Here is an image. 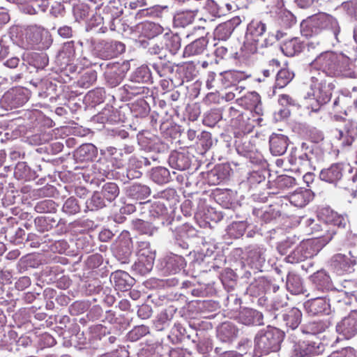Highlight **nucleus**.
<instances>
[{
	"mask_svg": "<svg viewBox=\"0 0 357 357\" xmlns=\"http://www.w3.org/2000/svg\"><path fill=\"white\" fill-rule=\"evenodd\" d=\"M313 74H323L325 77H356L354 65L349 58L332 51L320 53L310 63Z\"/></svg>",
	"mask_w": 357,
	"mask_h": 357,
	"instance_id": "1",
	"label": "nucleus"
},
{
	"mask_svg": "<svg viewBox=\"0 0 357 357\" xmlns=\"http://www.w3.org/2000/svg\"><path fill=\"white\" fill-rule=\"evenodd\" d=\"M324 30H331L335 37L340 30L336 19L324 13L314 15L301 23V33L306 37L319 34Z\"/></svg>",
	"mask_w": 357,
	"mask_h": 357,
	"instance_id": "2",
	"label": "nucleus"
},
{
	"mask_svg": "<svg viewBox=\"0 0 357 357\" xmlns=\"http://www.w3.org/2000/svg\"><path fill=\"white\" fill-rule=\"evenodd\" d=\"M283 335L277 328L268 327L261 330L255 336V351L260 355L280 349Z\"/></svg>",
	"mask_w": 357,
	"mask_h": 357,
	"instance_id": "3",
	"label": "nucleus"
},
{
	"mask_svg": "<svg viewBox=\"0 0 357 357\" xmlns=\"http://www.w3.org/2000/svg\"><path fill=\"white\" fill-rule=\"evenodd\" d=\"M310 92L309 98L314 100L318 106L327 103L331 98L335 85L331 78L325 77L323 74H313L310 79Z\"/></svg>",
	"mask_w": 357,
	"mask_h": 357,
	"instance_id": "4",
	"label": "nucleus"
},
{
	"mask_svg": "<svg viewBox=\"0 0 357 357\" xmlns=\"http://www.w3.org/2000/svg\"><path fill=\"white\" fill-rule=\"evenodd\" d=\"M266 30L264 23L259 20H252L248 26L246 40L244 48L248 54L257 52L259 47L267 45V39L264 38Z\"/></svg>",
	"mask_w": 357,
	"mask_h": 357,
	"instance_id": "5",
	"label": "nucleus"
},
{
	"mask_svg": "<svg viewBox=\"0 0 357 357\" xmlns=\"http://www.w3.org/2000/svg\"><path fill=\"white\" fill-rule=\"evenodd\" d=\"M23 45L25 49H31L37 46L38 49L47 48L52 43L50 36L44 28L31 25L26 28Z\"/></svg>",
	"mask_w": 357,
	"mask_h": 357,
	"instance_id": "6",
	"label": "nucleus"
},
{
	"mask_svg": "<svg viewBox=\"0 0 357 357\" xmlns=\"http://www.w3.org/2000/svg\"><path fill=\"white\" fill-rule=\"evenodd\" d=\"M324 245L319 240L303 241L287 255V260L291 264L304 261L317 255Z\"/></svg>",
	"mask_w": 357,
	"mask_h": 357,
	"instance_id": "7",
	"label": "nucleus"
},
{
	"mask_svg": "<svg viewBox=\"0 0 357 357\" xmlns=\"http://www.w3.org/2000/svg\"><path fill=\"white\" fill-rule=\"evenodd\" d=\"M348 172L352 176H346V179L353 183L357 181V168L352 167L348 164L336 163L327 169H322L319 176L322 181L330 183H335L342 178L343 172Z\"/></svg>",
	"mask_w": 357,
	"mask_h": 357,
	"instance_id": "8",
	"label": "nucleus"
},
{
	"mask_svg": "<svg viewBox=\"0 0 357 357\" xmlns=\"http://www.w3.org/2000/svg\"><path fill=\"white\" fill-rule=\"evenodd\" d=\"M305 225L310 230V233L316 236L314 240H319L324 245H326L335 234L334 229L328 227L324 215L322 219L309 218L306 220Z\"/></svg>",
	"mask_w": 357,
	"mask_h": 357,
	"instance_id": "9",
	"label": "nucleus"
},
{
	"mask_svg": "<svg viewBox=\"0 0 357 357\" xmlns=\"http://www.w3.org/2000/svg\"><path fill=\"white\" fill-rule=\"evenodd\" d=\"M349 255L337 254L332 257L331 266L337 274L342 275L354 271V267L357 263V257L351 251L349 252Z\"/></svg>",
	"mask_w": 357,
	"mask_h": 357,
	"instance_id": "10",
	"label": "nucleus"
},
{
	"mask_svg": "<svg viewBox=\"0 0 357 357\" xmlns=\"http://www.w3.org/2000/svg\"><path fill=\"white\" fill-rule=\"evenodd\" d=\"M336 331L347 339L354 336L357 333V312L350 314L340 321L336 326Z\"/></svg>",
	"mask_w": 357,
	"mask_h": 357,
	"instance_id": "11",
	"label": "nucleus"
},
{
	"mask_svg": "<svg viewBox=\"0 0 357 357\" xmlns=\"http://www.w3.org/2000/svg\"><path fill=\"white\" fill-rule=\"evenodd\" d=\"M356 137L357 123L355 121L347 122L344 127L338 130L337 138L344 147L351 146Z\"/></svg>",
	"mask_w": 357,
	"mask_h": 357,
	"instance_id": "12",
	"label": "nucleus"
},
{
	"mask_svg": "<svg viewBox=\"0 0 357 357\" xmlns=\"http://www.w3.org/2000/svg\"><path fill=\"white\" fill-rule=\"evenodd\" d=\"M270 151L273 155H282L287 151L289 139L286 135L273 133L269 138Z\"/></svg>",
	"mask_w": 357,
	"mask_h": 357,
	"instance_id": "13",
	"label": "nucleus"
},
{
	"mask_svg": "<svg viewBox=\"0 0 357 357\" xmlns=\"http://www.w3.org/2000/svg\"><path fill=\"white\" fill-rule=\"evenodd\" d=\"M319 347H316L314 342L302 341L294 344L293 352L296 357H305L319 354Z\"/></svg>",
	"mask_w": 357,
	"mask_h": 357,
	"instance_id": "14",
	"label": "nucleus"
},
{
	"mask_svg": "<svg viewBox=\"0 0 357 357\" xmlns=\"http://www.w3.org/2000/svg\"><path fill=\"white\" fill-rule=\"evenodd\" d=\"M208 44L207 40L201 37L185 46L183 51L184 57L199 56L204 52Z\"/></svg>",
	"mask_w": 357,
	"mask_h": 357,
	"instance_id": "15",
	"label": "nucleus"
},
{
	"mask_svg": "<svg viewBox=\"0 0 357 357\" xmlns=\"http://www.w3.org/2000/svg\"><path fill=\"white\" fill-rule=\"evenodd\" d=\"M239 321L244 325L263 324L262 314L253 309H245L239 314Z\"/></svg>",
	"mask_w": 357,
	"mask_h": 357,
	"instance_id": "16",
	"label": "nucleus"
},
{
	"mask_svg": "<svg viewBox=\"0 0 357 357\" xmlns=\"http://www.w3.org/2000/svg\"><path fill=\"white\" fill-rule=\"evenodd\" d=\"M306 307L310 313L313 315L327 314L329 311V304L321 296H318L306 304Z\"/></svg>",
	"mask_w": 357,
	"mask_h": 357,
	"instance_id": "17",
	"label": "nucleus"
},
{
	"mask_svg": "<svg viewBox=\"0 0 357 357\" xmlns=\"http://www.w3.org/2000/svg\"><path fill=\"white\" fill-rule=\"evenodd\" d=\"M197 15V10H186L176 13L174 16V24L177 27H185L192 24Z\"/></svg>",
	"mask_w": 357,
	"mask_h": 357,
	"instance_id": "18",
	"label": "nucleus"
},
{
	"mask_svg": "<svg viewBox=\"0 0 357 357\" xmlns=\"http://www.w3.org/2000/svg\"><path fill=\"white\" fill-rule=\"evenodd\" d=\"M125 65H123L122 67L124 68ZM119 63H114L112 67L107 70L105 73V77L106 79L108 82V84L114 87L119 85L123 77V71L124 69L120 70L119 69ZM125 68L127 69V64L126 65Z\"/></svg>",
	"mask_w": 357,
	"mask_h": 357,
	"instance_id": "19",
	"label": "nucleus"
},
{
	"mask_svg": "<svg viewBox=\"0 0 357 357\" xmlns=\"http://www.w3.org/2000/svg\"><path fill=\"white\" fill-rule=\"evenodd\" d=\"M323 215L326 216V221L328 223V227L333 229H334L333 227L335 226L344 228L348 222L347 217L339 215L337 213L333 211L326 210Z\"/></svg>",
	"mask_w": 357,
	"mask_h": 357,
	"instance_id": "20",
	"label": "nucleus"
},
{
	"mask_svg": "<svg viewBox=\"0 0 357 357\" xmlns=\"http://www.w3.org/2000/svg\"><path fill=\"white\" fill-rule=\"evenodd\" d=\"M238 331L231 323H223L218 330V336L222 342L232 340L238 335Z\"/></svg>",
	"mask_w": 357,
	"mask_h": 357,
	"instance_id": "21",
	"label": "nucleus"
},
{
	"mask_svg": "<svg viewBox=\"0 0 357 357\" xmlns=\"http://www.w3.org/2000/svg\"><path fill=\"white\" fill-rule=\"evenodd\" d=\"M144 247L139 251V261L144 266L146 271H149L152 269L155 260V252L147 249L149 243H142Z\"/></svg>",
	"mask_w": 357,
	"mask_h": 357,
	"instance_id": "22",
	"label": "nucleus"
},
{
	"mask_svg": "<svg viewBox=\"0 0 357 357\" xmlns=\"http://www.w3.org/2000/svg\"><path fill=\"white\" fill-rule=\"evenodd\" d=\"M312 281L314 287L321 291L328 290L332 286L329 275L323 271H317L312 275Z\"/></svg>",
	"mask_w": 357,
	"mask_h": 357,
	"instance_id": "23",
	"label": "nucleus"
},
{
	"mask_svg": "<svg viewBox=\"0 0 357 357\" xmlns=\"http://www.w3.org/2000/svg\"><path fill=\"white\" fill-rule=\"evenodd\" d=\"M235 29L234 22L231 20L219 24L215 29V37L218 40H226L231 35Z\"/></svg>",
	"mask_w": 357,
	"mask_h": 357,
	"instance_id": "24",
	"label": "nucleus"
},
{
	"mask_svg": "<svg viewBox=\"0 0 357 357\" xmlns=\"http://www.w3.org/2000/svg\"><path fill=\"white\" fill-rule=\"evenodd\" d=\"M311 193L308 190L296 191L290 195L289 201L296 207L305 206L311 199Z\"/></svg>",
	"mask_w": 357,
	"mask_h": 357,
	"instance_id": "25",
	"label": "nucleus"
},
{
	"mask_svg": "<svg viewBox=\"0 0 357 357\" xmlns=\"http://www.w3.org/2000/svg\"><path fill=\"white\" fill-rule=\"evenodd\" d=\"M282 52L287 56H293L297 53L301 52L302 45L299 40L296 38L284 42L281 45Z\"/></svg>",
	"mask_w": 357,
	"mask_h": 357,
	"instance_id": "26",
	"label": "nucleus"
},
{
	"mask_svg": "<svg viewBox=\"0 0 357 357\" xmlns=\"http://www.w3.org/2000/svg\"><path fill=\"white\" fill-rule=\"evenodd\" d=\"M302 313L300 310L293 307L284 315V319L287 326L294 329L298 327L301 321Z\"/></svg>",
	"mask_w": 357,
	"mask_h": 357,
	"instance_id": "27",
	"label": "nucleus"
},
{
	"mask_svg": "<svg viewBox=\"0 0 357 357\" xmlns=\"http://www.w3.org/2000/svg\"><path fill=\"white\" fill-rule=\"evenodd\" d=\"M287 287L293 294H299L303 292L301 278L295 274H289L287 278Z\"/></svg>",
	"mask_w": 357,
	"mask_h": 357,
	"instance_id": "28",
	"label": "nucleus"
},
{
	"mask_svg": "<svg viewBox=\"0 0 357 357\" xmlns=\"http://www.w3.org/2000/svg\"><path fill=\"white\" fill-rule=\"evenodd\" d=\"M294 74L289 69H281L276 76L275 86L278 88H283L287 86L294 78Z\"/></svg>",
	"mask_w": 357,
	"mask_h": 357,
	"instance_id": "29",
	"label": "nucleus"
},
{
	"mask_svg": "<svg viewBox=\"0 0 357 357\" xmlns=\"http://www.w3.org/2000/svg\"><path fill=\"white\" fill-rule=\"evenodd\" d=\"M106 52L102 55L106 58L115 57L125 51V45L120 42L105 44Z\"/></svg>",
	"mask_w": 357,
	"mask_h": 357,
	"instance_id": "30",
	"label": "nucleus"
},
{
	"mask_svg": "<svg viewBox=\"0 0 357 357\" xmlns=\"http://www.w3.org/2000/svg\"><path fill=\"white\" fill-rule=\"evenodd\" d=\"M100 192L105 199L111 202L118 196L119 190L116 183H107L102 185Z\"/></svg>",
	"mask_w": 357,
	"mask_h": 357,
	"instance_id": "31",
	"label": "nucleus"
},
{
	"mask_svg": "<svg viewBox=\"0 0 357 357\" xmlns=\"http://www.w3.org/2000/svg\"><path fill=\"white\" fill-rule=\"evenodd\" d=\"M170 162L172 164L174 163V167L178 170H185L190 166L188 158L183 153H181L172 155L170 157Z\"/></svg>",
	"mask_w": 357,
	"mask_h": 357,
	"instance_id": "32",
	"label": "nucleus"
},
{
	"mask_svg": "<svg viewBox=\"0 0 357 357\" xmlns=\"http://www.w3.org/2000/svg\"><path fill=\"white\" fill-rule=\"evenodd\" d=\"M89 6L86 4H79L74 8V15L77 21H84L86 22V29L88 30Z\"/></svg>",
	"mask_w": 357,
	"mask_h": 357,
	"instance_id": "33",
	"label": "nucleus"
},
{
	"mask_svg": "<svg viewBox=\"0 0 357 357\" xmlns=\"http://www.w3.org/2000/svg\"><path fill=\"white\" fill-rule=\"evenodd\" d=\"M165 45L172 54H175L181 48V38L178 34L166 33Z\"/></svg>",
	"mask_w": 357,
	"mask_h": 357,
	"instance_id": "34",
	"label": "nucleus"
},
{
	"mask_svg": "<svg viewBox=\"0 0 357 357\" xmlns=\"http://www.w3.org/2000/svg\"><path fill=\"white\" fill-rule=\"evenodd\" d=\"M3 98L4 100H10V104L11 107L22 105L27 100L26 98L22 97L18 91H8Z\"/></svg>",
	"mask_w": 357,
	"mask_h": 357,
	"instance_id": "35",
	"label": "nucleus"
},
{
	"mask_svg": "<svg viewBox=\"0 0 357 357\" xmlns=\"http://www.w3.org/2000/svg\"><path fill=\"white\" fill-rule=\"evenodd\" d=\"M264 254V249L259 247L254 248L249 252V258L256 267L261 266L265 261Z\"/></svg>",
	"mask_w": 357,
	"mask_h": 357,
	"instance_id": "36",
	"label": "nucleus"
},
{
	"mask_svg": "<svg viewBox=\"0 0 357 357\" xmlns=\"http://www.w3.org/2000/svg\"><path fill=\"white\" fill-rule=\"evenodd\" d=\"M132 223L137 230L149 236L153 235L156 231V229L151 223L140 219L133 220Z\"/></svg>",
	"mask_w": 357,
	"mask_h": 357,
	"instance_id": "37",
	"label": "nucleus"
},
{
	"mask_svg": "<svg viewBox=\"0 0 357 357\" xmlns=\"http://www.w3.org/2000/svg\"><path fill=\"white\" fill-rule=\"evenodd\" d=\"M129 275L124 271H116L112 275V280H113L115 286L120 289H126L129 287L127 283V278Z\"/></svg>",
	"mask_w": 357,
	"mask_h": 357,
	"instance_id": "38",
	"label": "nucleus"
},
{
	"mask_svg": "<svg viewBox=\"0 0 357 357\" xmlns=\"http://www.w3.org/2000/svg\"><path fill=\"white\" fill-rule=\"evenodd\" d=\"M153 180L159 184L165 183L169 181V172L165 167H158L152 173Z\"/></svg>",
	"mask_w": 357,
	"mask_h": 357,
	"instance_id": "39",
	"label": "nucleus"
},
{
	"mask_svg": "<svg viewBox=\"0 0 357 357\" xmlns=\"http://www.w3.org/2000/svg\"><path fill=\"white\" fill-rule=\"evenodd\" d=\"M332 294H337L333 296L335 300L338 303H343L345 305L351 304L353 300L356 299V296L354 293L347 292L343 290H338L337 291H333Z\"/></svg>",
	"mask_w": 357,
	"mask_h": 357,
	"instance_id": "40",
	"label": "nucleus"
},
{
	"mask_svg": "<svg viewBox=\"0 0 357 357\" xmlns=\"http://www.w3.org/2000/svg\"><path fill=\"white\" fill-rule=\"evenodd\" d=\"M35 210L37 213H47L54 212L56 210V206L54 201L45 199L39 202L35 206Z\"/></svg>",
	"mask_w": 357,
	"mask_h": 357,
	"instance_id": "41",
	"label": "nucleus"
},
{
	"mask_svg": "<svg viewBox=\"0 0 357 357\" xmlns=\"http://www.w3.org/2000/svg\"><path fill=\"white\" fill-rule=\"evenodd\" d=\"M63 212L68 215H73L79 211V204L74 197L68 198L63 204Z\"/></svg>",
	"mask_w": 357,
	"mask_h": 357,
	"instance_id": "42",
	"label": "nucleus"
},
{
	"mask_svg": "<svg viewBox=\"0 0 357 357\" xmlns=\"http://www.w3.org/2000/svg\"><path fill=\"white\" fill-rule=\"evenodd\" d=\"M112 107H105L100 113L94 116L92 119V121L99 122L100 123H105V122L112 120Z\"/></svg>",
	"mask_w": 357,
	"mask_h": 357,
	"instance_id": "43",
	"label": "nucleus"
},
{
	"mask_svg": "<svg viewBox=\"0 0 357 357\" xmlns=\"http://www.w3.org/2000/svg\"><path fill=\"white\" fill-rule=\"evenodd\" d=\"M104 199L100 191L95 190L91 199V211L97 210L105 206Z\"/></svg>",
	"mask_w": 357,
	"mask_h": 357,
	"instance_id": "44",
	"label": "nucleus"
},
{
	"mask_svg": "<svg viewBox=\"0 0 357 357\" xmlns=\"http://www.w3.org/2000/svg\"><path fill=\"white\" fill-rule=\"evenodd\" d=\"M183 268V259L181 257L175 256L170 258L167 262V268L172 273H176Z\"/></svg>",
	"mask_w": 357,
	"mask_h": 357,
	"instance_id": "45",
	"label": "nucleus"
},
{
	"mask_svg": "<svg viewBox=\"0 0 357 357\" xmlns=\"http://www.w3.org/2000/svg\"><path fill=\"white\" fill-rule=\"evenodd\" d=\"M33 66L38 69L44 68L48 63V58L45 54L36 53L32 56Z\"/></svg>",
	"mask_w": 357,
	"mask_h": 357,
	"instance_id": "46",
	"label": "nucleus"
},
{
	"mask_svg": "<svg viewBox=\"0 0 357 357\" xmlns=\"http://www.w3.org/2000/svg\"><path fill=\"white\" fill-rule=\"evenodd\" d=\"M151 75L147 67H141L135 72V80L137 82H148Z\"/></svg>",
	"mask_w": 357,
	"mask_h": 357,
	"instance_id": "47",
	"label": "nucleus"
},
{
	"mask_svg": "<svg viewBox=\"0 0 357 357\" xmlns=\"http://www.w3.org/2000/svg\"><path fill=\"white\" fill-rule=\"evenodd\" d=\"M342 7L349 16L357 20V1L344 2Z\"/></svg>",
	"mask_w": 357,
	"mask_h": 357,
	"instance_id": "48",
	"label": "nucleus"
},
{
	"mask_svg": "<svg viewBox=\"0 0 357 357\" xmlns=\"http://www.w3.org/2000/svg\"><path fill=\"white\" fill-rule=\"evenodd\" d=\"M349 99L344 96L337 97L333 102V109L336 112H345L347 102Z\"/></svg>",
	"mask_w": 357,
	"mask_h": 357,
	"instance_id": "49",
	"label": "nucleus"
},
{
	"mask_svg": "<svg viewBox=\"0 0 357 357\" xmlns=\"http://www.w3.org/2000/svg\"><path fill=\"white\" fill-rule=\"evenodd\" d=\"M108 333L106 327L101 324L96 325L91 327V333L93 334V338H97L102 340V337H106V334Z\"/></svg>",
	"mask_w": 357,
	"mask_h": 357,
	"instance_id": "50",
	"label": "nucleus"
},
{
	"mask_svg": "<svg viewBox=\"0 0 357 357\" xmlns=\"http://www.w3.org/2000/svg\"><path fill=\"white\" fill-rule=\"evenodd\" d=\"M88 305L84 302L76 301L70 307L72 314H82L87 309Z\"/></svg>",
	"mask_w": 357,
	"mask_h": 357,
	"instance_id": "51",
	"label": "nucleus"
},
{
	"mask_svg": "<svg viewBox=\"0 0 357 357\" xmlns=\"http://www.w3.org/2000/svg\"><path fill=\"white\" fill-rule=\"evenodd\" d=\"M328 357H356V356L353 348L347 347L332 353Z\"/></svg>",
	"mask_w": 357,
	"mask_h": 357,
	"instance_id": "52",
	"label": "nucleus"
},
{
	"mask_svg": "<svg viewBox=\"0 0 357 357\" xmlns=\"http://www.w3.org/2000/svg\"><path fill=\"white\" fill-rule=\"evenodd\" d=\"M250 99L254 103V112L258 115H262V107L259 94L255 92L252 93L250 95Z\"/></svg>",
	"mask_w": 357,
	"mask_h": 357,
	"instance_id": "53",
	"label": "nucleus"
},
{
	"mask_svg": "<svg viewBox=\"0 0 357 357\" xmlns=\"http://www.w3.org/2000/svg\"><path fill=\"white\" fill-rule=\"evenodd\" d=\"M31 284V279L27 276L21 277L15 282V287L17 289L22 291L29 287Z\"/></svg>",
	"mask_w": 357,
	"mask_h": 357,
	"instance_id": "54",
	"label": "nucleus"
},
{
	"mask_svg": "<svg viewBox=\"0 0 357 357\" xmlns=\"http://www.w3.org/2000/svg\"><path fill=\"white\" fill-rule=\"evenodd\" d=\"M93 96V102L100 103L102 102L105 96V91L102 88H98L91 91V96Z\"/></svg>",
	"mask_w": 357,
	"mask_h": 357,
	"instance_id": "55",
	"label": "nucleus"
},
{
	"mask_svg": "<svg viewBox=\"0 0 357 357\" xmlns=\"http://www.w3.org/2000/svg\"><path fill=\"white\" fill-rule=\"evenodd\" d=\"M36 9L39 12H45L49 7L48 0H31Z\"/></svg>",
	"mask_w": 357,
	"mask_h": 357,
	"instance_id": "56",
	"label": "nucleus"
},
{
	"mask_svg": "<svg viewBox=\"0 0 357 357\" xmlns=\"http://www.w3.org/2000/svg\"><path fill=\"white\" fill-rule=\"evenodd\" d=\"M58 34L63 38H70L73 36V29L70 26L64 25L57 30Z\"/></svg>",
	"mask_w": 357,
	"mask_h": 357,
	"instance_id": "57",
	"label": "nucleus"
},
{
	"mask_svg": "<svg viewBox=\"0 0 357 357\" xmlns=\"http://www.w3.org/2000/svg\"><path fill=\"white\" fill-rule=\"evenodd\" d=\"M89 321V313H86V314H84L81 316L78 319V326L80 327V326H82L84 328L82 331V333L84 334L85 332L88 333L89 332V327L87 326L88 322Z\"/></svg>",
	"mask_w": 357,
	"mask_h": 357,
	"instance_id": "58",
	"label": "nucleus"
},
{
	"mask_svg": "<svg viewBox=\"0 0 357 357\" xmlns=\"http://www.w3.org/2000/svg\"><path fill=\"white\" fill-rule=\"evenodd\" d=\"M28 172V167L24 162H18L15 167V174L20 177H24Z\"/></svg>",
	"mask_w": 357,
	"mask_h": 357,
	"instance_id": "59",
	"label": "nucleus"
},
{
	"mask_svg": "<svg viewBox=\"0 0 357 357\" xmlns=\"http://www.w3.org/2000/svg\"><path fill=\"white\" fill-rule=\"evenodd\" d=\"M279 103L282 106L294 105V100L289 95L282 94L278 99Z\"/></svg>",
	"mask_w": 357,
	"mask_h": 357,
	"instance_id": "60",
	"label": "nucleus"
},
{
	"mask_svg": "<svg viewBox=\"0 0 357 357\" xmlns=\"http://www.w3.org/2000/svg\"><path fill=\"white\" fill-rule=\"evenodd\" d=\"M263 2L270 10L279 8L283 6L282 0H264Z\"/></svg>",
	"mask_w": 357,
	"mask_h": 357,
	"instance_id": "61",
	"label": "nucleus"
},
{
	"mask_svg": "<svg viewBox=\"0 0 357 357\" xmlns=\"http://www.w3.org/2000/svg\"><path fill=\"white\" fill-rule=\"evenodd\" d=\"M96 293V296L93 298L94 302H102L105 299V293L102 291V288L100 285L98 284L96 289L93 290V294Z\"/></svg>",
	"mask_w": 357,
	"mask_h": 357,
	"instance_id": "62",
	"label": "nucleus"
},
{
	"mask_svg": "<svg viewBox=\"0 0 357 357\" xmlns=\"http://www.w3.org/2000/svg\"><path fill=\"white\" fill-rule=\"evenodd\" d=\"M102 263V257L99 254H95L91 256V268H96Z\"/></svg>",
	"mask_w": 357,
	"mask_h": 357,
	"instance_id": "63",
	"label": "nucleus"
},
{
	"mask_svg": "<svg viewBox=\"0 0 357 357\" xmlns=\"http://www.w3.org/2000/svg\"><path fill=\"white\" fill-rule=\"evenodd\" d=\"M112 236L113 234L109 230L105 229L99 233L98 238L101 241L105 242L110 239Z\"/></svg>",
	"mask_w": 357,
	"mask_h": 357,
	"instance_id": "64",
	"label": "nucleus"
}]
</instances>
